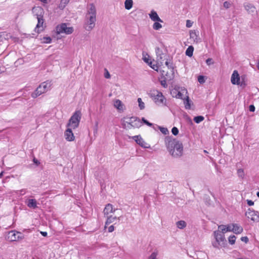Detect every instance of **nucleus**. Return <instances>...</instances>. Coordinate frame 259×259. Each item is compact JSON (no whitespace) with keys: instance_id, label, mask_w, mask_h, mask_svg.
<instances>
[{"instance_id":"obj_1","label":"nucleus","mask_w":259,"mask_h":259,"mask_svg":"<svg viewBox=\"0 0 259 259\" xmlns=\"http://www.w3.org/2000/svg\"><path fill=\"white\" fill-rule=\"evenodd\" d=\"M165 144L169 154L174 158H180L183 154V145L182 142L171 136L165 138Z\"/></svg>"},{"instance_id":"obj_2","label":"nucleus","mask_w":259,"mask_h":259,"mask_svg":"<svg viewBox=\"0 0 259 259\" xmlns=\"http://www.w3.org/2000/svg\"><path fill=\"white\" fill-rule=\"evenodd\" d=\"M32 13L36 16L37 19V24L34 28V31L39 33L43 31V25L44 23V10L41 7H34L32 9Z\"/></svg>"},{"instance_id":"obj_3","label":"nucleus","mask_w":259,"mask_h":259,"mask_svg":"<svg viewBox=\"0 0 259 259\" xmlns=\"http://www.w3.org/2000/svg\"><path fill=\"white\" fill-rule=\"evenodd\" d=\"M142 123L139 117L132 116L124 117L121 119V125L124 129L139 128L142 126Z\"/></svg>"},{"instance_id":"obj_4","label":"nucleus","mask_w":259,"mask_h":259,"mask_svg":"<svg viewBox=\"0 0 259 259\" xmlns=\"http://www.w3.org/2000/svg\"><path fill=\"white\" fill-rule=\"evenodd\" d=\"M213 235L215 238V241L212 242V245L213 247L219 249L220 247L226 246L227 243L225 235L221 233L220 230L214 231Z\"/></svg>"},{"instance_id":"obj_5","label":"nucleus","mask_w":259,"mask_h":259,"mask_svg":"<svg viewBox=\"0 0 259 259\" xmlns=\"http://www.w3.org/2000/svg\"><path fill=\"white\" fill-rule=\"evenodd\" d=\"M81 118V111L80 110L76 111L69 119L67 126L71 127L73 129L77 128L79 125Z\"/></svg>"},{"instance_id":"obj_6","label":"nucleus","mask_w":259,"mask_h":259,"mask_svg":"<svg viewBox=\"0 0 259 259\" xmlns=\"http://www.w3.org/2000/svg\"><path fill=\"white\" fill-rule=\"evenodd\" d=\"M149 96L152 99L155 104L158 105L164 104V101H166V98L163 95L162 93L158 90H153L148 93Z\"/></svg>"},{"instance_id":"obj_7","label":"nucleus","mask_w":259,"mask_h":259,"mask_svg":"<svg viewBox=\"0 0 259 259\" xmlns=\"http://www.w3.org/2000/svg\"><path fill=\"white\" fill-rule=\"evenodd\" d=\"M56 29L57 34L64 33L66 34H70L73 32V28L67 27L66 23H62L61 25H57Z\"/></svg>"},{"instance_id":"obj_8","label":"nucleus","mask_w":259,"mask_h":259,"mask_svg":"<svg viewBox=\"0 0 259 259\" xmlns=\"http://www.w3.org/2000/svg\"><path fill=\"white\" fill-rule=\"evenodd\" d=\"M87 25L84 27L88 31H91L95 26L96 15H85Z\"/></svg>"},{"instance_id":"obj_9","label":"nucleus","mask_w":259,"mask_h":259,"mask_svg":"<svg viewBox=\"0 0 259 259\" xmlns=\"http://www.w3.org/2000/svg\"><path fill=\"white\" fill-rule=\"evenodd\" d=\"M245 215L248 218L250 219L253 222H258L259 221V213L257 211L249 208L245 213Z\"/></svg>"},{"instance_id":"obj_10","label":"nucleus","mask_w":259,"mask_h":259,"mask_svg":"<svg viewBox=\"0 0 259 259\" xmlns=\"http://www.w3.org/2000/svg\"><path fill=\"white\" fill-rule=\"evenodd\" d=\"M231 83L233 84H239L240 81V77L238 71L236 70L233 71L231 76Z\"/></svg>"},{"instance_id":"obj_11","label":"nucleus","mask_w":259,"mask_h":259,"mask_svg":"<svg viewBox=\"0 0 259 259\" xmlns=\"http://www.w3.org/2000/svg\"><path fill=\"white\" fill-rule=\"evenodd\" d=\"M155 52L157 56V62L162 64L164 61L163 59L165 57V55L163 53L162 50L159 47L156 48Z\"/></svg>"},{"instance_id":"obj_12","label":"nucleus","mask_w":259,"mask_h":259,"mask_svg":"<svg viewBox=\"0 0 259 259\" xmlns=\"http://www.w3.org/2000/svg\"><path fill=\"white\" fill-rule=\"evenodd\" d=\"M190 38L193 39L194 41L198 43L201 41V38L199 36V32L196 30H190Z\"/></svg>"},{"instance_id":"obj_13","label":"nucleus","mask_w":259,"mask_h":259,"mask_svg":"<svg viewBox=\"0 0 259 259\" xmlns=\"http://www.w3.org/2000/svg\"><path fill=\"white\" fill-rule=\"evenodd\" d=\"M65 139L68 141H73L75 139L73 133L71 128L68 127L67 129L65 132Z\"/></svg>"},{"instance_id":"obj_14","label":"nucleus","mask_w":259,"mask_h":259,"mask_svg":"<svg viewBox=\"0 0 259 259\" xmlns=\"http://www.w3.org/2000/svg\"><path fill=\"white\" fill-rule=\"evenodd\" d=\"M97 11L95 6L94 4H90L87 7V13L86 15H96Z\"/></svg>"},{"instance_id":"obj_15","label":"nucleus","mask_w":259,"mask_h":259,"mask_svg":"<svg viewBox=\"0 0 259 259\" xmlns=\"http://www.w3.org/2000/svg\"><path fill=\"white\" fill-rule=\"evenodd\" d=\"M17 234L15 231H11L6 236V238L9 241H16V236Z\"/></svg>"},{"instance_id":"obj_16","label":"nucleus","mask_w":259,"mask_h":259,"mask_svg":"<svg viewBox=\"0 0 259 259\" xmlns=\"http://www.w3.org/2000/svg\"><path fill=\"white\" fill-rule=\"evenodd\" d=\"M106 217H107V219L105 222V228H106L107 225H108L111 223H114V222L115 221H116L117 220H118V221H119L120 220V218H121V217L117 218L116 217H113L112 215H108V216H106Z\"/></svg>"},{"instance_id":"obj_17","label":"nucleus","mask_w":259,"mask_h":259,"mask_svg":"<svg viewBox=\"0 0 259 259\" xmlns=\"http://www.w3.org/2000/svg\"><path fill=\"white\" fill-rule=\"evenodd\" d=\"M133 139L136 141V142L138 144H139L142 147L147 148V147L145 146V144L146 143L143 140V139L142 138L141 136H140V135L135 136L133 137Z\"/></svg>"},{"instance_id":"obj_18","label":"nucleus","mask_w":259,"mask_h":259,"mask_svg":"<svg viewBox=\"0 0 259 259\" xmlns=\"http://www.w3.org/2000/svg\"><path fill=\"white\" fill-rule=\"evenodd\" d=\"M115 211V209L113 210V206L112 204L109 203L107 204L104 209L103 213L105 217L108 216L109 213H112Z\"/></svg>"},{"instance_id":"obj_19","label":"nucleus","mask_w":259,"mask_h":259,"mask_svg":"<svg viewBox=\"0 0 259 259\" xmlns=\"http://www.w3.org/2000/svg\"><path fill=\"white\" fill-rule=\"evenodd\" d=\"M243 231V228L238 224H233L232 232L236 234H241Z\"/></svg>"},{"instance_id":"obj_20","label":"nucleus","mask_w":259,"mask_h":259,"mask_svg":"<svg viewBox=\"0 0 259 259\" xmlns=\"http://www.w3.org/2000/svg\"><path fill=\"white\" fill-rule=\"evenodd\" d=\"M149 16L150 19L153 21L163 22L162 20L159 17L157 13L154 10H152L151 12V13L149 14Z\"/></svg>"},{"instance_id":"obj_21","label":"nucleus","mask_w":259,"mask_h":259,"mask_svg":"<svg viewBox=\"0 0 259 259\" xmlns=\"http://www.w3.org/2000/svg\"><path fill=\"white\" fill-rule=\"evenodd\" d=\"M26 203L27 206L29 208L35 209L37 207V202L34 199H28Z\"/></svg>"},{"instance_id":"obj_22","label":"nucleus","mask_w":259,"mask_h":259,"mask_svg":"<svg viewBox=\"0 0 259 259\" xmlns=\"http://www.w3.org/2000/svg\"><path fill=\"white\" fill-rule=\"evenodd\" d=\"M114 106L119 111H123L124 110V105L119 100H116L114 101Z\"/></svg>"},{"instance_id":"obj_23","label":"nucleus","mask_w":259,"mask_h":259,"mask_svg":"<svg viewBox=\"0 0 259 259\" xmlns=\"http://www.w3.org/2000/svg\"><path fill=\"white\" fill-rule=\"evenodd\" d=\"M39 86H41V87L45 90V92H46L50 90L51 84L50 82L47 81L41 83Z\"/></svg>"},{"instance_id":"obj_24","label":"nucleus","mask_w":259,"mask_h":259,"mask_svg":"<svg viewBox=\"0 0 259 259\" xmlns=\"http://www.w3.org/2000/svg\"><path fill=\"white\" fill-rule=\"evenodd\" d=\"M133 6V0H125L124 2V7L126 10H130Z\"/></svg>"},{"instance_id":"obj_25","label":"nucleus","mask_w":259,"mask_h":259,"mask_svg":"<svg viewBox=\"0 0 259 259\" xmlns=\"http://www.w3.org/2000/svg\"><path fill=\"white\" fill-rule=\"evenodd\" d=\"M193 51H194L193 47L192 46H189L186 51V52H185L186 55L189 57H192L193 55Z\"/></svg>"},{"instance_id":"obj_26","label":"nucleus","mask_w":259,"mask_h":259,"mask_svg":"<svg viewBox=\"0 0 259 259\" xmlns=\"http://www.w3.org/2000/svg\"><path fill=\"white\" fill-rule=\"evenodd\" d=\"M177 227L180 229H183L186 226V223L184 221H179L176 223Z\"/></svg>"},{"instance_id":"obj_27","label":"nucleus","mask_w":259,"mask_h":259,"mask_svg":"<svg viewBox=\"0 0 259 259\" xmlns=\"http://www.w3.org/2000/svg\"><path fill=\"white\" fill-rule=\"evenodd\" d=\"M191 100L188 96L187 97L186 101H184L185 107L186 109H190L191 108Z\"/></svg>"},{"instance_id":"obj_28","label":"nucleus","mask_w":259,"mask_h":259,"mask_svg":"<svg viewBox=\"0 0 259 259\" xmlns=\"http://www.w3.org/2000/svg\"><path fill=\"white\" fill-rule=\"evenodd\" d=\"M204 119V117L201 115L195 116L193 119L194 121L197 123H199L201 122Z\"/></svg>"},{"instance_id":"obj_29","label":"nucleus","mask_w":259,"mask_h":259,"mask_svg":"<svg viewBox=\"0 0 259 259\" xmlns=\"http://www.w3.org/2000/svg\"><path fill=\"white\" fill-rule=\"evenodd\" d=\"M138 102L139 104V107L140 110H143L145 108V104L142 101V99L140 98H139L138 99Z\"/></svg>"},{"instance_id":"obj_30","label":"nucleus","mask_w":259,"mask_h":259,"mask_svg":"<svg viewBox=\"0 0 259 259\" xmlns=\"http://www.w3.org/2000/svg\"><path fill=\"white\" fill-rule=\"evenodd\" d=\"M157 126L160 131V132L164 135H167L169 133V132L166 127H163L158 125H157Z\"/></svg>"},{"instance_id":"obj_31","label":"nucleus","mask_w":259,"mask_h":259,"mask_svg":"<svg viewBox=\"0 0 259 259\" xmlns=\"http://www.w3.org/2000/svg\"><path fill=\"white\" fill-rule=\"evenodd\" d=\"M226 226L221 225L219 226L218 227V230H220L221 233H223L224 234L228 232V231L226 230Z\"/></svg>"},{"instance_id":"obj_32","label":"nucleus","mask_w":259,"mask_h":259,"mask_svg":"<svg viewBox=\"0 0 259 259\" xmlns=\"http://www.w3.org/2000/svg\"><path fill=\"white\" fill-rule=\"evenodd\" d=\"M236 237L235 235H231L229 237L228 241L230 244L233 245L235 243Z\"/></svg>"},{"instance_id":"obj_33","label":"nucleus","mask_w":259,"mask_h":259,"mask_svg":"<svg viewBox=\"0 0 259 259\" xmlns=\"http://www.w3.org/2000/svg\"><path fill=\"white\" fill-rule=\"evenodd\" d=\"M165 64L168 69H170L171 70V71L172 72V74H173L174 68L173 66L172 63L168 62L167 60L165 62Z\"/></svg>"},{"instance_id":"obj_34","label":"nucleus","mask_w":259,"mask_h":259,"mask_svg":"<svg viewBox=\"0 0 259 259\" xmlns=\"http://www.w3.org/2000/svg\"><path fill=\"white\" fill-rule=\"evenodd\" d=\"M142 121L143 123H144V124H146L147 125L149 126H153V123L149 122L147 120H146L144 117H142ZM153 128L156 130V128H155L154 126H153Z\"/></svg>"},{"instance_id":"obj_35","label":"nucleus","mask_w":259,"mask_h":259,"mask_svg":"<svg viewBox=\"0 0 259 259\" xmlns=\"http://www.w3.org/2000/svg\"><path fill=\"white\" fill-rule=\"evenodd\" d=\"M162 27V25L159 23L158 21H155V23L153 24V28L155 30H159Z\"/></svg>"},{"instance_id":"obj_36","label":"nucleus","mask_w":259,"mask_h":259,"mask_svg":"<svg viewBox=\"0 0 259 259\" xmlns=\"http://www.w3.org/2000/svg\"><path fill=\"white\" fill-rule=\"evenodd\" d=\"M40 95V93L39 92V89H36V90L33 92L32 93L31 97L33 98H36Z\"/></svg>"},{"instance_id":"obj_37","label":"nucleus","mask_w":259,"mask_h":259,"mask_svg":"<svg viewBox=\"0 0 259 259\" xmlns=\"http://www.w3.org/2000/svg\"><path fill=\"white\" fill-rule=\"evenodd\" d=\"M237 175L239 177L243 179L245 175L244 170L242 168L238 169L237 170Z\"/></svg>"},{"instance_id":"obj_38","label":"nucleus","mask_w":259,"mask_h":259,"mask_svg":"<svg viewBox=\"0 0 259 259\" xmlns=\"http://www.w3.org/2000/svg\"><path fill=\"white\" fill-rule=\"evenodd\" d=\"M42 39L44 43L50 44L52 42V38L49 36L44 37Z\"/></svg>"},{"instance_id":"obj_39","label":"nucleus","mask_w":259,"mask_h":259,"mask_svg":"<svg viewBox=\"0 0 259 259\" xmlns=\"http://www.w3.org/2000/svg\"><path fill=\"white\" fill-rule=\"evenodd\" d=\"M171 133L174 136H177L179 134V130L177 127H173L171 129Z\"/></svg>"},{"instance_id":"obj_40","label":"nucleus","mask_w":259,"mask_h":259,"mask_svg":"<svg viewBox=\"0 0 259 259\" xmlns=\"http://www.w3.org/2000/svg\"><path fill=\"white\" fill-rule=\"evenodd\" d=\"M16 234H17L16 236V241L21 240L24 238L23 234L20 232H16Z\"/></svg>"},{"instance_id":"obj_41","label":"nucleus","mask_w":259,"mask_h":259,"mask_svg":"<svg viewBox=\"0 0 259 259\" xmlns=\"http://www.w3.org/2000/svg\"><path fill=\"white\" fill-rule=\"evenodd\" d=\"M240 87H242L243 88H245L246 85V83L244 80V78L243 77V76H241V80L240 81L239 84Z\"/></svg>"},{"instance_id":"obj_42","label":"nucleus","mask_w":259,"mask_h":259,"mask_svg":"<svg viewBox=\"0 0 259 259\" xmlns=\"http://www.w3.org/2000/svg\"><path fill=\"white\" fill-rule=\"evenodd\" d=\"M158 254L157 251H154L149 257V259H156L157 255Z\"/></svg>"},{"instance_id":"obj_43","label":"nucleus","mask_w":259,"mask_h":259,"mask_svg":"<svg viewBox=\"0 0 259 259\" xmlns=\"http://www.w3.org/2000/svg\"><path fill=\"white\" fill-rule=\"evenodd\" d=\"M198 81L201 84L205 82V79H204V76H203V75H199V76H198Z\"/></svg>"},{"instance_id":"obj_44","label":"nucleus","mask_w":259,"mask_h":259,"mask_svg":"<svg viewBox=\"0 0 259 259\" xmlns=\"http://www.w3.org/2000/svg\"><path fill=\"white\" fill-rule=\"evenodd\" d=\"M226 230L228 232H232L233 231V224H228L226 226Z\"/></svg>"},{"instance_id":"obj_45","label":"nucleus","mask_w":259,"mask_h":259,"mask_svg":"<svg viewBox=\"0 0 259 259\" xmlns=\"http://www.w3.org/2000/svg\"><path fill=\"white\" fill-rule=\"evenodd\" d=\"M160 84L164 88H166L167 87V84L166 83V80L165 79H163V80H161L160 81Z\"/></svg>"},{"instance_id":"obj_46","label":"nucleus","mask_w":259,"mask_h":259,"mask_svg":"<svg viewBox=\"0 0 259 259\" xmlns=\"http://www.w3.org/2000/svg\"><path fill=\"white\" fill-rule=\"evenodd\" d=\"M183 95L181 93V92L180 91H179V92H178V93H177V94L175 95V97L176 98L182 99H183Z\"/></svg>"},{"instance_id":"obj_47","label":"nucleus","mask_w":259,"mask_h":259,"mask_svg":"<svg viewBox=\"0 0 259 259\" xmlns=\"http://www.w3.org/2000/svg\"><path fill=\"white\" fill-rule=\"evenodd\" d=\"M206 63L207 64V65H210L211 64H213L214 63V62L213 61V60L212 58H208L206 60Z\"/></svg>"},{"instance_id":"obj_48","label":"nucleus","mask_w":259,"mask_h":259,"mask_svg":"<svg viewBox=\"0 0 259 259\" xmlns=\"http://www.w3.org/2000/svg\"><path fill=\"white\" fill-rule=\"evenodd\" d=\"M143 60L145 62L147 63V64H148L149 65L150 64H152V62L150 61V60L149 59V56H148V57H144L143 58Z\"/></svg>"},{"instance_id":"obj_49","label":"nucleus","mask_w":259,"mask_h":259,"mask_svg":"<svg viewBox=\"0 0 259 259\" xmlns=\"http://www.w3.org/2000/svg\"><path fill=\"white\" fill-rule=\"evenodd\" d=\"M193 23V22H192L191 20H187L186 21V27L188 28L191 27L192 26Z\"/></svg>"},{"instance_id":"obj_50","label":"nucleus","mask_w":259,"mask_h":259,"mask_svg":"<svg viewBox=\"0 0 259 259\" xmlns=\"http://www.w3.org/2000/svg\"><path fill=\"white\" fill-rule=\"evenodd\" d=\"M223 6L226 9H228L230 7L231 4L229 2L226 1L224 3Z\"/></svg>"},{"instance_id":"obj_51","label":"nucleus","mask_w":259,"mask_h":259,"mask_svg":"<svg viewBox=\"0 0 259 259\" xmlns=\"http://www.w3.org/2000/svg\"><path fill=\"white\" fill-rule=\"evenodd\" d=\"M240 239L242 241L246 243L249 241V239L247 236L242 237Z\"/></svg>"},{"instance_id":"obj_52","label":"nucleus","mask_w":259,"mask_h":259,"mask_svg":"<svg viewBox=\"0 0 259 259\" xmlns=\"http://www.w3.org/2000/svg\"><path fill=\"white\" fill-rule=\"evenodd\" d=\"M140 13L138 12V11H133L132 12H131V15H132V16L133 17V18H135L136 16H137L138 14H140Z\"/></svg>"},{"instance_id":"obj_53","label":"nucleus","mask_w":259,"mask_h":259,"mask_svg":"<svg viewBox=\"0 0 259 259\" xmlns=\"http://www.w3.org/2000/svg\"><path fill=\"white\" fill-rule=\"evenodd\" d=\"M249 110L250 112H254L255 111V107L253 105H250L249 106Z\"/></svg>"},{"instance_id":"obj_54","label":"nucleus","mask_w":259,"mask_h":259,"mask_svg":"<svg viewBox=\"0 0 259 259\" xmlns=\"http://www.w3.org/2000/svg\"><path fill=\"white\" fill-rule=\"evenodd\" d=\"M41 87V86L39 85L36 89H39V92L40 93V94H42L45 92V90Z\"/></svg>"},{"instance_id":"obj_55","label":"nucleus","mask_w":259,"mask_h":259,"mask_svg":"<svg viewBox=\"0 0 259 259\" xmlns=\"http://www.w3.org/2000/svg\"><path fill=\"white\" fill-rule=\"evenodd\" d=\"M114 230V225L110 226L108 229V232H112Z\"/></svg>"},{"instance_id":"obj_56","label":"nucleus","mask_w":259,"mask_h":259,"mask_svg":"<svg viewBox=\"0 0 259 259\" xmlns=\"http://www.w3.org/2000/svg\"><path fill=\"white\" fill-rule=\"evenodd\" d=\"M105 70L106 71V72L104 74V76L106 78H109L110 77V75L109 72L106 69H105Z\"/></svg>"},{"instance_id":"obj_57","label":"nucleus","mask_w":259,"mask_h":259,"mask_svg":"<svg viewBox=\"0 0 259 259\" xmlns=\"http://www.w3.org/2000/svg\"><path fill=\"white\" fill-rule=\"evenodd\" d=\"M247 203L249 206H252L254 204V202L251 200L247 199L246 200Z\"/></svg>"},{"instance_id":"obj_58","label":"nucleus","mask_w":259,"mask_h":259,"mask_svg":"<svg viewBox=\"0 0 259 259\" xmlns=\"http://www.w3.org/2000/svg\"><path fill=\"white\" fill-rule=\"evenodd\" d=\"M5 32H0V42L3 41L4 38L5 39L3 35H4Z\"/></svg>"},{"instance_id":"obj_59","label":"nucleus","mask_w":259,"mask_h":259,"mask_svg":"<svg viewBox=\"0 0 259 259\" xmlns=\"http://www.w3.org/2000/svg\"><path fill=\"white\" fill-rule=\"evenodd\" d=\"M66 5H65L64 4H62V2L60 3V4H59V8L60 9H64V8L65 7Z\"/></svg>"},{"instance_id":"obj_60","label":"nucleus","mask_w":259,"mask_h":259,"mask_svg":"<svg viewBox=\"0 0 259 259\" xmlns=\"http://www.w3.org/2000/svg\"><path fill=\"white\" fill-rule=\"evenodd\" d=\"M33 162L36 164L37 165H38L40 162H39V161L36 159L35 158H34L33 159Z\"/></svg>"},{"instance_id":"obj_61","label":"nucleus","mask_w":259,"mask_h":259,"mask_svg":"<svg viewBox=\"0 0 259 259\" xmlns=\"http://www.w3.org/2000/svg\"><path fill=\"white\" fill-rule=\"evenodd\" d=\"M69 1L70 0H61V2L66 6V5L69 2Z\"/></svg>"},{"instance_id":"obj_62","label":"nucleus","mask_w":259,"mask_h":259,"mask_svg":"<svg viewBox=\"0 0 259 259\" xmlns=\"http://www.w3.org/2000/svg\"><path fill=\"white\" fill-rule=\"evenodd\" d=\"M40 234L44 237H47L48 235V233L47 232L41 231Z\"/></svg>"},{"instance_id":"obj_63","label":"nucleus","mask_w":259,"mask_h":259,"mask_svg":"<svg viewBox=\"0 0 259 259\" xmlns=\"http://www.w3.org/2000/svg\"><path fill=\"white\" fill-rule=\"evenodd\" d=\"M150 66L154 70H157L158 69V67L157 66V65H153V66L152 65V64H150Z\"/></svg>"},{"instance_id":"obj_64","label":"nucleus","mask_w":259,"mask_h":259,"mask_svg":"<svg viewBox=\"0 0 259 259\" xmlns=\"http://www.w3.org/2000/svg\"><path fill=\"white\" fill-rule=\"evenodd\" d=\"M20 192H21V194L22 195H23L25 193V190L24 189H22V190H21Z\"/></svg>"}]
</instances>
